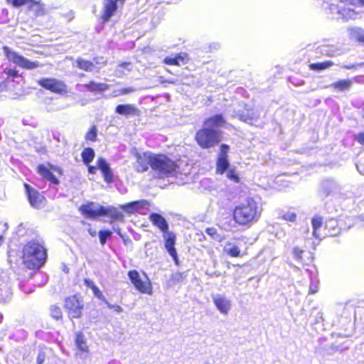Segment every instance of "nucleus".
<instances>
[{
    "label": "nucleus",
    "instance_id": "1",
    "mask_svg": "<svg viewBox=\"0 0 364 364\" xmlns=\"http://www.w3.org/2000/svg\"><path fill=\"white\" fill-rule=\"evenodd\" d=\"M328 9L333 14H336L338 18L344 21L357 18L360 13L350 9L349 6H364V0H325Z\"/></svg>",
    "mask_w": 364,
    "mask_h": 364
},
{
    "label": "nucleus",
    "instance_id": "2",
    "mask_svg": "<svg viewBox=\"0 0 364 364\" xmlns=\"http://www.w3.org/2000/svg\"><path fill=\"white\" fill-rule=\"evenodd\" d=\"M46 257V250L38 243L31 242L23 248V261L29 269L41 267L44 264Z\"/></svg>",
    "mask_w": 364,
    "mask_h": 364
},
{
    "label": "nucleus",
    "instance_id": "3",
    "mask_svg": "<svg viewBox=\"0 0 364 364\" xmlns=\"http://www.w3.org/2000/svg\"><path fill=\"white\" fill-rule=\"evenodd\" d=\"M260 214L257 203L252 198L237 206L234 210V218L240 225H245L254 220Z\"/></svg>",
    "mask_w": 364,
    "mask_h": 364
},
{
    "label": "nucleus",
    "instance_id": "4",
    "mask_svg": "<svg viewBox=\"0 0 364 364\" xmlns=\"http://www.w3.org/2000/svg\"><path fill=\"white\" fill-rule=\"evenodd\" d=\"M152 160V170L156 177H171L178 173V166L174 161L166 156L154 154Z\"/></svg>",
    "mask_w": 364,
    "mask_h": 364
},
{
    "label": "nucleus",
    "instance_id": "5",
    "mask_svg": "<svg viewBox=\"0 0 364 364\" xmlns=\"http://www.w3.org/2000/svg\"><path fill=\"white\" fill-rule=\"evenodd\" d=\"M198 144L203 149H209L222 140V132L218 129H209L203 126L196 134Z\"/></svg>",
    "mask_w": 364,
    "mask_h": 364
},
{
    "label": "nucleus",
    "instance_id": "6",
    "mask_svg": "<svg viewBox=\"0 0 364 364\" xmlns=\"http://www.w3.org/2000/svg\"><path fill=\"white\" fill-rule=\"evenodd\" d=\"M3 53L8 60L12 62L14 64L21 68L33 70L41 66L39 62L31 61L21 55L8 46H5L3 47Z\"/></svg>",
    "mask_w": 364,
    "mask_h": 364
},
{
    "label": "nucleus",
    "instance_id": "7",
    "mask_svg": "<svg viewBox=\"0 0 364 364\" xmlns=\"http://www.w3.org/2000/svg\"><path fill=\"white\" fill-rule=\"evenodd\" d=\"M128 276L138 291L143 294H151V284L146 277H145L144 279H142L139 272L136 270L129 271Z\"/></svg>",
    "mask_w": 364,
    "mask_h": 364
},
{
    "label": "nucleus",
    "instance_id": "8",
    "mask_svg": "<svg viewBox=\"0 0 364 364\" xmlns=\"http://www.w3.org/2000/svg\"><path fill=\"white\" fill-rule=\"evenodd\" d=\"M39 85L53 92L65 94L67 92L66 85L60 80L52 77L43 78L38 81Z\"/></svg>",
    "mask_w": 364,
    "mask_h": 364
},
{
    "label": "nucleus",
    "instance_id": "9",
    "mask_svg": "<svg viewBox=\"0 0 364 364\" xmlns=\"http://www.w3.org/2000/svg\"><path fill=\"white\" fill-rule=\"evenodd\" d=\"M65 306L68 312L69 316L75 318H78L81 316L83 304L76 296L67 298L65 299Z\"/></svg>",
    "mask_w": 364,
    "mask_h": 364
},
{
    "label": "nucleus",
    "instance_id": "10",
    "mask_svg": "<svg viewBox=\"0 0 364 364\" xmlns=\"http://www.w3.org/2000/svg\"><path fill=\"white\" fill-rule=\"evenodd\" d=\"M154 154L151 153L136 154V162L135 169L138 172H144L148 170L149 165L152 168V159Z\"/></svg>",
    "mask_w": 364,
    "mask_h": 364
},
{
    "label": "nucleus",
    "instance_id": "11",
    "mask_svg": "<svg viewBox=\"0 0 364 364\" xmlns=\"http://www.w3.org/2000/svg\"><path fill=\"white\" fill-rule=\"evenodd\" d=\"M25 188L31 205L38 209L43 207L45 205V198L30 186L25 184Z\"/></svg>",
    "mask_w": 364,
    "mask_h": 364
},
{
    "label": "nucleus",
    "instance_id": "12",
    "mask_svg": "<svg viewBox=\"0 0 364 364\" xmlns=\"http://www.w3.org/2000/svg\"><path fill=\"white\" fill-rule=\"evenodd\" d=\"M80 210L87 218H94L103 215L104 206L97 203H89L80 207Z\"/></svg>",
    "mask_w": 364,
    "mask_h": 364
},
{
    "label": "nucleus",
    "instance_id": "13",
    "mask_svg": "<svg viewBox=\"0 0 364 364\" xmlns=\"http://www.w3.org/2000/svg\"><path fill=\"white\" fill-rule=\"evenodd\" d=\"M213 301L218 311L224 315H227L231 309V301L223 294L213 296Z\"/></svg>",
    "mask_w": 364,
    "mask_h": 364
},
{
    "label": "nucleus",
    "instance_id": "14",
    "mask_svg": "<svg viewBox=\"0 0 364 364\" xmlns=\"http://www.w3.org/2000/svg\"><path fill=\"white\" fill-rule=\"evenodd\" d=\"M164 239L165 240V247L169 255L173 257V259L177 262V253L176 250L174 247L176 236L173 232L169 231L164 233Z\"/></svg>",
    "mask_w": 364,
    "mask_h": 364
},
{
    "label": "nucleus",
    "instance_id": "15",
    "mask_svg": "<svg viewBox=\"0 0 364 364\" xmlns=\"http://www.w3.org/2000/svg\"><path fill=\"white\" fill-rule=\"evenodd\" d=\"M116 113L122 116H139V110L133 105H119L115 109Z\"/></svg>",
    "mask_w": 364,
    "mask_h": 364
},
{
    "label": "nucleus",
    "instance_id": "16",
    "mask_svg": "<svg viewBox=\"0 0 364 364\" xmlns=\"http://www.w3.org/2000/svg\"><path fill=\"white\" fill-rule=\"evenodd\" d=\"M149 220L154 225L160 229L164 233L168 231V224L166 219L158 213H151Z\"/></svg>",
    "mask_w": 364,
    "mask_h": 364
},
{
    "label": "nucleus",
    "instance_id": "17",
    "mask_svg": "<svg viewBox=\"0 0 364 364\" xmlns=\"http://www.w3.org/2000/svg\"><path fill=\"white\" fill-rule=\"evenodd\" d=\"M225 119L221 114H215L204 122L203 126L209 129H216L225 124Z\"/></svg>",
    "mask_w": 364,
    "mask_h": 364
},
{
    "label": "nucleus",
    "instance_id": "18",
    "mask_svg": "<svg viewBox=\"0 0 364 364\" xmlns=\"http://www.w3.org/2000/svg\"><path fill=\"white\" fill-rule=\"evenodd\" d=\"M97 168L101 170L102 172L105 180L107 182H110L112 180V172L109 168V164L107 163V161L102 159L100 158L97 161Z\"/></svg>",
    "mask_w": 364,
    "mask_h": 364
},
{
    "label": "nucleus",
    "instance_id": "19",
    "mask_svg": "<svg viewBox=\"0 0 364 364\" xmlns=\"http://www.w3.org/2000/svg\"><path fill=\"white\" fill-rule=\"evenodd\" d=\"M311 225L313 228V235L316 238L323 237V232L321 231L323 226V218L318 215L314 216L311 220Z\"/></svg>",
    "mask_w": 364,
    "mask_h": 364
},
{
    "label": "nucleus",
    "instance_id": "20",
    "mask_svg": "<svg viewBox=\"0 0 364 364\" xmlns=\"http://www.w3.org/2000/svg\"><path fill=\"white\" fill-rule=\"evenodd\" d=\"M37 171L41 176H43L48 181H50L51 183L54 184H58L59 183L56 177L53 174L50 170L45 165H39L37 168Z\"/></svg>",
    "mask_w": 364,
    "mask_h": 364
},
{
    "label": "nucleus",
    "instance_id": "21",
    "mask_svg": "<svg viewBox=\"0 0 364 364\" xmlns=\"http://www.w3.org/2000/svg\"><path fill=\"white\" fill-rule=\"evenodd\" d=\"M337 226V221L331 219L326 222L324 230L323 237L326 236H336L338 235V232L336 229Z\"/></svg>",
    "mask_w": 364,
    "mask_h": 364
},
{
    "label": "nucleus",
    "instance_id": "22",
    "mask_svg": "<svg viewBox=\"0 0 364 364\" xmlns=\"http://www.w3.org/2000/svg\"><path fill=\"white\" fill-rule=\"evenodd\" d=\"M235 117H237L242 122H245L248 124H253L255 122L257 121L259 115L256 112H255L253 110H251V111L248 110L247 114L237 113Z\"/></svg>",
    "mask_w": 364,
    "mask_h": 364
},
{
    "label": "nucleus",
    "instance_id": "23",
    "mask_svg": "<svg viewBox=\"0 0 364 364\" xmlns=\"http://www.w3.org/2000/svg\"><path fill=\"white\" fill-rule=\"evenodd\" d=\"M353 82L350 80H341L332 83L330 87L335 90L343 92L348 90L352 86Z\"/></svg>",
    "mask_w": 364,
    "mask_h": 364
},
{
    "label": "nucleus",
    "instance_id": "24",
    "mask_svg": "<svg viewBox=\"0 0 364 364\" xmlns=\"http://www.w3.org/2000/svg\"><path fill=\"white\" fill-rule=\"evenodd\" d=\"M10 288L7 284L0 279V302H6L11 298Z\"/></svg>",
    "mask_w": 364,
    "mask_h": 364
},
{
    "label": "nucleus",
    "instance_id": "25",
    "mask_svg": "<svg viewBox=\"0 0 364 364\" xmlns=\"http://www.w3.org/2000/svg\"><path fill=\"white\" fill-rule=\"evenodd\" d=\"M147 205L148 202L145 200H142L127 203L122 206V208L128 213H133L135 210L138 209L139 208L145 207Z\"/></svg>",
    "mask_w": 364,
    "mask_h": 364
},
{
    "label": "nucleus",
    "instance_id": "26",
    "mask_svg": "<svg viewBox=\"0 0 364 364\" xmlns=\"http://www.w3.org/2000/svg\"><path fill=\"white\" fill-rule=\"evenodd\" d=\"M83 86L91 92H103L108 90L109 88V85L105 83L95 82L94 81H91L89 83L84 85Z\"/></svg>",
    "mask_w": 364,
    "mask_h": 364
},
{
    "label": "nucleus",
    "instance_id": "27",
    "mask_svg": "<svg viewBox=\"0 0 364 364\" xmlns=\"http://www.w3.org/2000/svg\"><path fill=\"white\" fill-rule=\"evenodd\" d=\"M102 215H107L111 217L114 220H122L123 219V214L119 212L117 208L114 207H104V211Z\"/></svg>",
    "mask_w": 364,
    "mask_h": 364
},
{
    "label": "nucleus",
    "instance_id": "28",
    "mask_svg": "<svg viewBox=\"0 0 364 364\" xmlns=\"http://www.w3.org/2000/svg\"><path fill=\"white\" fill-rule=\"evenodd\" d=\"M351 38L359 42L364 43V30L359 27L350 28L348 29Z\"/></svg>",
    "mask_w": 364,
    "mask_h": 364
},
{
    "label": "nucleus",
    "instance_id": "29",
    "mask_svg": "<svg viewBox=\"0 0 364 364\" xmlns=\"http://www.w3.org/2000/svg\"><path fill=\"white\" fill-rule=\"evenodd\" d=\"M334 63L332 61L328 60L322 63H316L310 64L309 67L311 70L314 71H320L333 66Z\"/></svg>",
    "mask_w": 364,
    "mask_h": 364
},
{
    "label": "nucleus",
    "instance_id": "30",
    "mask_svg": "<svg viewBox=\"0 0 364 364\" xmlns=\"http://www.w3.org/2000/svg\"><path fill=\"white\" fill-rule=\"evenodd\" d=\"M224 252L231 257H238L240 254V250L237 246L230 242L225 245Z\"/></svg>",
    "mask_w": 364,
    "mask_h": 364
},
{
    "label": "nucleus",
    "instance_id": "31",
    "mask_svg": "<svg viewBox=\"0 0 364 364\" xmlns=\"http://www.w3.org/2000/svg\"><path fill=\"white\" fill-rule=\"evenodd\" d=\"M75 344L81 352H87L88 347L86 345L85 337L82 333H77L76 336Z\"/></svg>",
    "mask_w": 364,
    "mask_h": 364
},
{
    "label": "nucleus",
    "instance_id": "32",
    "mask_svg": "<svg viewBox=\"0 0 364 364\" xmlns=\"http://www.w3.org/2000/svg\"><path fill=\"white\" fill-rule=\"evenodd\" d=\"M76 63L79 68L84 70L87 72L92 71L94 68V64L88 60H82L81 58H78L76 60Z\"/></svg>",
    "mask_w": 364,
    "mask_h": 364
},
{
    "label": "nucleus",
    "instance_id": "33",
    "mask_svg": "<svg viewBox=\"0 0 364 364\" xmlns=\"http://www.w3.org/2000/svg\"><path fill=\"white\" fill-rule=\"evenodd\" d=\"M229 162L228 159L225 158H218L217 161V173H223L228 168Z\"/></svg>",
    "mask_w": 364,
    "mask_h": 364
},
{
    "label": "nucleus",
    "instance_id": "34",
    "mask_svg": "<svg viewBox=\"0 0 364 364\" xmlns=\"http://www.w3.org/2000/svg\"><path fill=\"white\" fill-rule=\"evenodd\" d=\"M95 152L92 149L87 148L82 152V158L85 164H89L94 159Z\"/></svg>",
    "mask_w": 364,
    "mask_h": 364
},
{
    "label": "nucleus",
    "instance_id": "35",
    "mask_svg": "<svg viewBox=\"0 0 364 364\" xmlns=\"http://www.w3.org/2000/svg\"><path fill=\"white\" fill-rule=\"evenodd\" d=\"M15 6H19L22 5H28L30 9H33L34 7L38 8L39 5L38 3L34 2L33 0H9Z\"/></svg>",
    "mask_w": 364,
    "mask_h": 364
},
{
    "label": "nucleus",
    "instance_id": "36",
    "mask_svg": "<svg viewBox=\"0 0 364 364\" xmlns=\"http://www.w3.org/2000/svg\"><path fill=\"white\" fill-rule=\"evenodd\" d=\"M50 316L56 319H60L62 318V311L60 307L53 305L50 306Z\"/></svg>",
    "mask_w": 364,
    "mask_h": 364
},
{
    "label": "nucleus",
    "instance_id": "37",
    "mask_svg": "<svg viewBox=\"0 0 364 364\" xmlns=\"http://www.w3.org/2000/svg\"><path fill=\"white\" fill-rule=\"evenodd\" d=\"M183 59L184 58L181 55H178L176 58H166L164 62L168 65H178L179 61H182Z\"/></svg>",
    "mask_w": 364,
    "mask_h": 364
},
{
    "label": "nucleus",
    "instance_id": "38",
    "mask_svg": "<svg viewBox=\"0 0 364 364\" xmlns=\"http://www.w3.org/2000/svg\"><path fill=\"white\" fill-rule=\"evenodd\" d=\"M97 127L95 126H92L89 132L86 134L85 139L87 140L95 141L97 138Z\"/></svg>",
    "mask_w": 364,
    "mask_h": 364
},
{
    "label": "nucleus",
    "instance_id": "39",
    "mask_svg": "<svg viewBox=\"0 0 364 364\" xmlns=\"http://www.w3.org/2000/svg\"><path fill=\"white\" fill-rule=\"evenodd\" d=\"M227 177L230 180H231L235 183H238L240 181V178L235 169L228 170L227 172Z\"/></svg>",
    "mask_w": 364,
    "mask_h": 364
},
{
    "label": "nucleus",
    "instance_id": "40",
    "mask_svg": "<svg viewBox=\"0 0 364 364\" xmlns=\"http://www.w3.org/2000/svg\"><path fill=\"white\" fill-rule=\"evenodd\" d=\"M112 232L111 231H100L99 232V237L100 241L102 245H105L107 241V238L111 236Z\"/></svg>",
    "mask_w": 364,
    "mask_h": 364
},
{
    "label": "nucleus",
    "instance_id": "41",
    "mask_svg": "<svg viewBox=\"0 0 364 364\" xmlns=\"http://www.w3.org/2000/svg\"><path fill=\"white\" fill-rule=\"evenodd\" d=\"M228 151H229V146L224 144H222L220 146V152L219 154L218 158L228 159Z\"/></svg>",
    "mask_w": 364,
    "mask_h": 364
},
{
    "label": "nucleus",
    "instance_id": "42",
    "mask_svg": "<svg viewBox=\"0 0 364 364\" xmlns=\"http://www.w3.org/2000/svg\"><path fill=\"white\" fill-rule=\"evenodd\" d=\"M296 214L291 212H287L283 215V218L287 221L294 222L296 220Z\"/></svg>",
    "mask_w": 364,
    "mask_h": 364
},
{
    "label": "nucleus",
    "instance_id": "43",
    "mask_svg": "<svg viewBox=\"0 0 364 364\" xmlns=\"http://www.w3.org/2000/svg\"><path fill=\"white\" fill-rule=\"evenodd\" d=\"M92 290L93 291L94 295L96 297H97L98 299L103 300V301L105 300V296H103V294H102V292L100 291V290L99 289V288L97 286H95L93 288V289H92Z\"/></svg>",
    "mask_w": 364,
    "mask_h": 364
},
{
    "label": "nucleus",
    "instance_id": "44",
    "mask_svg": "<svg viewBox=\"0 0 364 364\" xmlns=\"http://www.w3.org/2000/svg\"><path fill=\"white\" fill-rule=\"evenodd\" d=\"M105 302L109 309H114L117 313H122L123 311V309L120 306L117 304H112L107 301Z\"/></svg>",
    "mask_w": 364,
    "mask_h": 364
},
{
    "label": "nucleus",
    "instance_id": "45",
    "mask_svg": "<svg viewBox=\"0 0 364 364\" xmlns=\"http://www.w3.org/2000/svg\"><path fill=\"white\" fill-rule=\"evenodd\" d=\"M119 236L123 240V242L125 245L129 246L132 244V240L128 236L123 235L122 233H119Z\"/></svg>",
    "mask_w": 364,
    "mask_h": 364
},
{
    "label": "nucleus",
    "instance_id": "46",
    "mask_svg": "<svg viewBox=\"0 0 364 364\" xmlns=\"http://www.w3.org/2000/svg\"><path fill=\"white\" fill-rule=\"evenodd\" d=\"M302 253H303V250H301L297 247L294 249V255L295 258L297 259L298 260L301 259Z\"/></svg>",
    "mask_w": 364,
    "mask_h": 364
},
{
    "label": "nucleus",
    "instance_id": "47",
    "mask_svg": "<svg viewBox=\"0 0 364 364\" xmlns=\"http://www.w3.org/2000/svg\"><path fill=\"white\" fill-rule=\"evenodd\" d=\"M134 91H135V89H134L132 87L123 88V89H121L120 90H119V95H127V94L133 92Z\"/></svg>",
    "mask_w": 364,
    "mask_h": 364
},
{
    "label": "nucleus",
    "instance_id": "48",
    "mask_svg": "<svg viewBox=\"0 0 364 364\" xmlns=\"http://www.w3.org/2000/svg\"><path fill=\"white\" fill-rule=\"evenodd\" d=\"M355 140L360 144H364V132L355 136Z\"/></svg>",
    "mask_w": 364,
    "mask_h": 364
},
{
    "label": "nucleus",
    "instance_id": "49",
    "mask_svg": "<svg viewBox=\"0 0 364 364\" xmlns=\"http://www.w3.org/2000/svg\"><path fill=\"white\" fill-rule=\"evenodd\" d=\"M46 358V355L43 352H40L37 357V363L38 364H42Z\"/></svg>",
    "mask_w": 364,
    "mask_h": 364
},
{
    "label": "nucleus",
    "instance_id": "50",
    "mask_svg": "<svg viewBox=\"0 0 364 364\" xmlns=\"http://www.w3.org/2000/svg\"><path fill=\"white\" fill-rule=\"evenodd\" d=\"M7 75L10 77H17L18 75V73L15 69H9L6 72Z\"/></svg>",
    "mask_w": 364,
    "mask_h": 364
},
{
    "label": "nucleus",
    "instance_id": "51",
    "mask_svg": "<svg viewBox=\"0 0 364 364\" xmlns=\"http://www.w3.org/2000/svg\"><path fill=\"white\" fill-rule=\"evenodd\" d=\"M318 287L317 285V284H311L310 285V287H309V292L311 293V294H315L318 291Z\"/></svg>",
    "mask_w": 364,
    "mask_h": 364
},
{
    "label": "nucleus",
    "instance_id": "52",
    "mask_svg": "<svg viewBox=\"0 0 364 364\" xmlns=\"http://www.w3.org/2000/svg\"><path fill=\"white\" fill-rule=\"evenodd\" d=\"M119 66L126 69L128 71H130L132 70L131 63H128V62L122 63L119 64Z\"/></svg>",
    "mask_w": 364,
    "mask_h": 364
},
{
    "label": "nucleus",
    "instance_id": "53",
    "mask_svg": "<svg viewBox=\"0 0 364 364\" xmlns=\"http://www.w3.org/2000/svg\"><path fill=\"white\" fill-rule=\"evenodd\" d=\"M84 282H85V285L87 287L90 288L91 289H93V288L95 287L94 282L89 279H85Z\"/></svg>",
    "mask_w": 364,
    "mask_h": 364
},
{
    "label": "nucleus",
    "instance_id": "54",
    "mask_svg": "<svg viewBox=\"0 0 364 364\" xmlns=\"http://www.w3.org/2000/svg\"><path fill=\"white\" fill-rule=\"evenodd\" d=\"M206 232H207V234L213 237L215 235H216L217 231L215 228H207Z\"/></svg>",
    "mask_w": 364,
    "mask_h": 364
},
{
    "label": "nucleus",
    "instance_id": "55",
    "mask_svg": "<svg viewBox=\"0 0 364 364\" xmlns=\"http://www.w3.org/2000/svg\"><path fill=\"white\" fill-rule=\"evenodd\" d=\"M49 166V169H51L53 170V171H55V172H58L59 173H61V168H59V167H56V166H54L53 165H48Z\"/></svg>",
    "mask_w": 364,
    "mask_h": 364
},
{
    "label": "nucleus",
    "instance_id": "56",
    "mask_svg": "<svg viewBox=\"0 0 364 364\" xmlns=\"http://www.w3.org/2000/svg\"><path fill=\"white\" fill-rule=\"evenodd\" d=\"M97 168L95 166H89L88 171H89V173L94 174V173H95Z\"/></svg>",
    "mask_w": 364,
    "mask_h": 364
},
{
    "label": "nucleus",
    "instance_id": "57",
    "mask_svg": "<svg viewBox=\"0 0 364 364\" xmlns=\"http://www.w3.org/2000/svg\"><path fill=\"white\" fill-rule=\"evenodd\" d=\"M88 232L90 235H92V237H95L97 235L96 230H92V228H89Z\"/></svg>",
    "mask_w": 364,
    "mask_h": 364
},
{
    "label": "nucleus",
    "instance_id": "58",
    "mask_svg": "<svg viewBox=\"0 0 364 364\" xmlns=\"http://www.w3.org/2000/svg\"><path fill=\"white\" fill-rule=\"evenodd\" d=\"M2 242H3V237L0 236V245H1Z\"/></svg>",
    "mask_w": 364,
    "mask_h": 364
},
{
    "label": "nucleus",
    "instance_id": "59",
    "mask_svg": "<svg viewBox=\"0 0 364 364\" xmlns=\"http://www.w3.org/2000/svg\"><path fill=\"white\" fill-rule=\"evenodd\" d=\"M114 230L118 233V235H119V233H122V232H120L119 229H118V230Z\"/></svg>",
    "mask_w": 364,
    "mask_h": 364
},
{
    "label": "nucleus",
    "instance_id": "60",
    "mask_svg": "<svg viewBox=\"0 0 364 364\" xmlns=\"http://www.w3.org/2000/svg\"><path fill=\"white\" fill-rule=\"evenodd\" d=\"M1 322V316L0 315V323Z\"/></svg>",
    "mask_w": 364,
    "mask_h": 364
}]
</instances>
